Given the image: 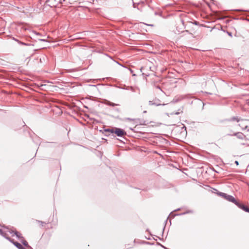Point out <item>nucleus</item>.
<instances>
[{
    "label": "nucleus",
    "mask_w": 249,
    "mask_h": 249,
    "mask_svg": "<svg viewBox=\"0 0 249 249\" xmlns=\"http://www.w3.org/2000/svg\"><path fill=\"white\" fill-rule=\"evenodd\" d=\"M107 131L114 133L119 137H122L126 134V132L124 130L119 128H115L114 129H112L111 130L107 129Z\"/></svg>",
    "instance_id": "f257e3e1"
},
{
    "label": "nucleus",
    "mask_w": 249,
    "mask_h": 249,
    "mask_svg": "<svg viewBox=\"0 0 249 249\" xmlns=\"http://www.w3.org/2000/svg\"><path fill=\"white\" fill-rule=\"evenodd\" d=\"M231 120L232 121H236L237 122H240L241 123L239 124V125L242 127V129L243 130L247 129L248 126L247 124H245L244 123V120L239 118L238 117H232L231 119Z\"/></svg>",
    "instance_id": "f03ea898"
},
{
    "label": "nucleus",
    "mask_w": 249,
    "mask_h": 249,
    "mask_svg": "<svg viewBox=\"0 0 249 249\" xmlns=\"http://www.w3.org/2000/svg\"><path fill=\"white\" fill-rule=\"evenodd\" d=\"M6 228V231H3L1 229H0V234L3 237H4L5 238H6L7 240H8L9 241H10V242H11L12 243V242H13V240L11 239L10 237H9L8 236H7V232H8V230H10V229H9L7 227H5Z\"/></svg>",
    "instance_id": "7ed1b4c3"
},
{
    "label": "nucleus",
    "mask_w": 249,
    "mask_h": 249,
    "mask_svg": "<svg viewBox=\"0 0 249 249\" xmlns=\"http://www.w3.org/2000/svg\"><path fill=\"white\" fill-rule=\"evenodd\" d=\"M160 101L158 99L155 98L153 99L152 101H149V105L150 106L155 105L156 106H160V105H164L165 104H161L160 103Z\"/></svg>",
    "instance_id": "20e7f679"
},
{
    "label": "nucleus",
    "mask_w": 249,
    "mask_h": 249,
    "mask_svg": "<svg viewBox=\"0 0 249 249\" xmlns=\"http://www.w3.org/2000/svg\"><path fill=\"white\" fill-rule=\"evenodd\" d=\"M8 232H9L10 234L14 233V235H15L18 239H23V237L21 236V233L14 230L10 229V230H8Z\"/></svg>",
    "instance_id": "39448f33"
},
{
    "label": "nucleus",
    "mask_w": 249,
    "mask_h": 249,
    "mask_svg": "<svg viewBox=\"0 0 249 249\" xmlns=\"http://www.w3.org/2000/svg\"><path fill=\"white\" fill-rule=\"evenodd\" d=\"M226 200L231 202L234 203L236 205L238 202L236 200V199L231 196L227 194L226 197L224 198Z\"/></svg>",
    "instance_id": "423d86ee"
},
{
    "label": "nucleus",
    "mask_w": 249,
    "mask_h": 249,
    "mask_svg": "<svg viewBox=\"0 0 249 249\" xmlns=\"http://www.w3.org/2000/svg\"><path fill=\"white\" fill-rule=\"evenodd\" d=\"M236 205L240 208L242 209L243 210L245 211L246 212L249 213V208L245 206L243 204H240L239 202L237 203Z\"/></svg>",
    "instance_id": "0eeeda50"
},
{
    "label": "nucleus",
    "mask_w": 249,
    "mask_h": 249,
    "mask_svg": "<svg viewBox=\"0 0 249 249\" xmlns=\"http://www.w3.org/2000/svg\"><path fill=\"white\" fill-rule=\"evenodd\" d=\"M12 243L18 249H25V248H24L22 245L17 242H15L13 241V242H12Z\"/></svg>",
    "instance_id": "6e6552de"
},
{
    "label": "nucleus",
    "mask_w": 249,
    "mask_h": 249,
    "mask_svg": "<svg viewBox=\"0 0 249 249\" xmlns=\"http://www.w3.org/2000/svg\"><path fill=\"white\" fill-rule=\"evenodd\" d=\"M233 135L236 136L239 139H243L244 137V134L241 132H237L233 134Z\"/></svg>",
    "instance_id": "1a4fd4ad"
},
{
    "label": "nucleus",
    "mask_w": 249,
    "mask_h": 249,
    "mask_svg": "<svg viewBox=\"0 0 249 249\" xmlns=\"http://www.w3.org/2000/svg\"><path fill=\"white\" fill-rule=\"evenodd\" d=\"M185 97V96L184 95H181V96H179L178 97V98L174 99V100L175 101V102H177L180 101L181 100L183 99Z\"/></svg>",
    "instance_id": "9d476101"
},
{
    "label": "nucleus",
    "mask_w": 249,
    "mask_h": 249,
    "mask_svg": "<svg viewBox=\"0 0 249 249\" xmlns=\"http://www.w3.org/2000/svg\"><path fill=\"white\" fill-rule=\"evenodd\" d=\"M21 242L22 243V244L25 246V247H28L29 246H28V242L25 240H24V239H22L20 240Z\"/></svg>",
    "instance_id": "9b49d317"
},
{
    "label": "nucleus",
    "mask_w": 249,
    "mask_h": 249,
    "mask_svg": "<svg viewBox=\"0 0 249 249\" xmlns=\"http://www.w3.org/2000/svg\"><path fill=\"white\" fill-rule=\"evenodd\" d=\"M174 32L176 34H179L182 31L180 30V29H178V26H177L176 30H174Z\"/></svg>",
    "instance_id": "f8f14e48"
},
{
    "label": "nucleus",
    "mask_w": 249,
    "mask_h": 249,
    "mask_svg": "<svg viewBox=\"0 0 249 249\" xmlns=\"http://www.w3.org/2000/svg\"><path fill=\"white\" fill-rule=\"evenodd\" d=\"M217 194L218 196L223 197L224 198H225V197H226V196L227 195V194L222 193V192H218V193H217Z\"/></svg>",
    "instance_id": "ddd939ff"
},
{
    "label": "nucleus",
    "mask_w": 249,
    "mask_h": 249,
    "mask_svg": "<svg viewBox=\"0 0 249 249\" xmlns=\"http://www.w3.org/2000/svg\"><path fill=\"white\" fill-rule=\"evenodd\" d=\"M13 39H14L15 41H17V42H18L19 44H21V45H26V46L28 45V44L25 43H24V42H21V41H19L18 39H15V38H13Z\"/></svg>",
    "instance_id": "4468645a"
},
{
    "label": "nucleus",
    "mask_w": 249,
    "mask_h": 249,
    "mask_svg": "<svg viewBox=\"0 0 249 249\" xmlns=\"http://www.w3.org/2000/svg\"><path fill=\"white\" fill-rule=\"evenodd\" d=\"M107 104L109 106H111V107H115L116 106H117V105L116 104H114V103H111L109 101H108L107 103Z\"/></svg>",
    "instance_id": "2eb2a0df"
},
{
    "label": "nucleus",
    "mask_w": 249,
    "mask_h": 249,
    "mask_svg": "<svg viewBox=\"0 0 249 249\" xmlns=\"http://www.w3.org/2000/svg\"><path fill=\"white\" fill-rule=\"evenodd\" d=\"M126 89L130 90H131L132 91H133V92L135 91L134 88L133 87H130L129 88H126Z\"/></svg>",
    "instance_id": "dca6fc26"
},
{
    "label": "nucleus",
    "mask_w": 249,
    "mask_h": 249,
    "mask_svg": "<svg viewBox=\"0 0 249 249\" xmlns=\"http://www.w3.org/2000/svg\"><path fill=\"white\" fill-rule=\"evenodd\" d=\"M45 86V85H41L40 87L41 88V89H43V87Z\"/></svg>",
    "instance_id": "f3484780"
},
{
    "label": "nucleus",
    "mask_w": 249,
    "mask_h": 249,
    "mask_svg": "<svg viewBox=\"0 0 249 249\" xmlns=\"http://www.w3.org/2000/svg\"><path fill=\"white\" fill-rule=\"evenodd\" d=\"M193 213V211H189L187 212H186V213Z\"/></svg>",
    "instance_id": "a211bd4d"
},
{
    "label": "nucleus",
    "mask_w": 249,
    "mask_h": 249,
    "mask_svg": "<svg viewBox=\"0 0 249 249\" xmlns=\"http://www.w3.org/2000/svg\"><path fill=\"white\" fill-rule=\"evenodd\" d=\"M39 40H40V41H45V39H39Z\"/></svg>",
    "instance_id": "6ab92c4d"
},
{
    "label": "nucleus",
    "mask_w": 249,
    "mask_h": 249,
    "mask_svg": "<svg viewBox=\"0 0 249 249\" xmlns=\"http://www.w3.org/2000/svg\"><path fill=\"white\" fill-rule=\"evenodd\" d=\"M235 163L236 165H238V162L237 161H235Z\"/></svg>",
    "instance_id": "aec40b11"
},
{
    "label": "nucleus",
    "mask_w": 249,
    "mask_h": 249,
    "mask_svg": "<svg viewBox=\"0 0 249 249\" xmlns=\"http://www.w3.org/2000/svg\"><path fill=\"white\" fill-rule=\"evenodd\" d=\"M228 34L229 36H231V33H228Z\"/></svg>",
    "instance_id": "412c9836"
},
{
    "label": "nucleus",
    "mask_w": 249,
    "mask_h": 249,
    "mask_svg": "<svg viewBox=\"0 0 249 249\" xmlns=\"http://www.w3.org/2000/svg\"><path fill=\"white\" fill-rule=\"evenodd\" d=\"M37 35H39V33H36Z\"/></svg>",
    "instance_id": "4be33fe9"
},
{
    "label": "nucleus",
    "mask_w": 249,
    "mask_h": 249,
    "mask_svg": "<svg viewBox=\"0 0 249 249\" xmlns=\"http://www.w3.org/2000/svg\"><path fill=\"white\" fill-rule=\"evenodd\" d=\"M247 131H248V132H249V129H248L247 130Z\"/></svg>",
    "instance_id": "5701e85b"
},
{
    "label": "nucleus",
    "mask_w": 249,
    "mask_h": 249,
    "mask_svg": "<svg viewBox=\"0 0 249 249\" xmlns=\"http://www.w3.org/2000/svg\"><path fill=\"white\" fill-rule=\"evenodd\" d=\"M249 121V120H248Z\"/></svg>",
    "instance_id": "b1692460"
}]
</instances>
